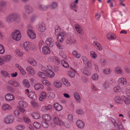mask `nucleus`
<instances>
[{"mask_svg": "<svg viewBox=\"0 0 130 130\" xmlns=\"http://www.w3.org/2000/svg\"><path fill=\"white\" fill-rule=\"evenodd\" d=\"M46 44L51 47L53 46L54 44L52 39L51 38H47L45 41Z\"/></svg>", "mask_w": 130, "mask_h": 130, "instance_id": "nucleus-12", "label": "nucleus"}, {"mask_svg": "<svg viewBox=\"0 0 130 130\" xmlns=\"http://www.w3.org/2000/svg\"><path fill=\"white\" fill-rule=\"evenodd\" d=\"M26 70L32 75H33L35 74V71L30 66L26 68Z\"/></svg>", "mask_w": 130, "mask_h": 130, "instance_id": "nucleus-24", "label": "nucleus"}, {"mask_svg": "<svg viewBox=\"0 0 130 130\" xmlns=\"http://www.w3.org/2000/svg\"><path fill=\"white\" fill-rule=\"evenodd\" d=\"M93 44L96 46L97 47V49L99 51H102L103 48L102 45L99 42L96 41H94L93 42Z\"/></svg>", "mask_w": 130, "mask_h": 130, "instance_id": "nucleus-20", "label": "nucleus"}, {"mask_svg": "<svg viewBox=\"0 0 130 130\" xmlns=\"http://www.w3.org/2000/svg\"><path fill=\"white\" fill-rule=\"evenodd\" d=\"M20 17H24V15L22 16H20L17 13H13L6 16L5 17V20L7 23L10 24L14 21L19 22L21 21L22 19Z\"/></svg>", "mask_w": 130, "mask_h": 130, "instance_id": "nucleus-1", "label": "nucleus"}, {"mask_svg": "<svg viewBox=\"0 0 130 130\" xmlns=\"http://www.w3.org/2000/svg\"><path fill=\"white\" fill-rule=\"evenodd\" d=\"M111 72V70L109 68H106L103 70V73L105 74H109Z\"/></svg>", "mask_w": 130, "mask_h": 130, "instance_id": "nucleus-34", "label": "nucleus"}, {"mask_svg": "<svg viewBox=\"0 0 130 130\" xmlns=\"http://www.w3.org/2000/svg\"><path fill=\"white\" fill-rule=\"evenodd\" d=\"M25 123L26 124H31V122L30 119L28 117H25Z\"/></svg>", "mask_w": 130, "mask_h": 130, "instance_id": "nucleus-48", "label": "nucleus"}, {"mask_svg": "<svg viewBox=\"0 0 130 130\" xmlns=\"http://www.w3.org/2000/svg\"><path fill=\"white\" fill-rule=\"evenodd\" d=\"M113 90L115 92L118 93L121 91V87L119 86H116L114 88Z\"/></svg>", "mask_w": 130, "mask_h": 130, "instance_id": "nucleus-42", "label": "nucleus"}, {"mask_svg": "<svg viewBox=\"0 0 130 130\" xmlns=\"http://www.w3.org/2000/svg\"><path fill=\"white\" fill-rule=\"evenodd\" d=\"M118 83L119 84L123 85H126L127 83L126 79L123 77L119 78L118 80Z\"/></svg>", "mask_w": 130, "mask_h": 130, "instance_id": "nucleus-14", "label": "nucleus"}, {"mask_svg": "<svg viewBox=\"0 0 130 130\" xmlns=\"http://www.w3.org/2000/svg\"><path fill=\"white\" fill-rule=\"evenodd\" d=\"M37 27L38 30L41 32L44 31L46 29L44 24L42 22L39 23Z\"/></svg>", "mask_w": 130, "mask_h": 130, "instance_id": "nucleus-8", "label": "nucleus"}, {"mask_svg": "<svg viewBox=\"0 0 130 130\" xmlns=\"http://www.w3.org/2000/svg\"><path fill=\"white\" fill-rule=\"evenodd\" d=\"M80 71L83 73L88 76H89L91 74V73L89 71H87L85 69H81Z\"/></svg>", "mask_w": 130, "mask_h": 130, "instance_id": "nucleus-40", "label": "nucleus"}, {"mask_svg": "<svg viewBox=\"0 0 130 130\" xmlns=\"http://www.w3.org/2000/svg\"><path fill=\"white\" fill-rule=\"evenodd\" d=\"M43 87V86L41 84H37L35 85L34 86V88L36 90L42 89Z\"/></svg>", "mask_w": 130, "mask_h": 130, "instance_id": "nucleus-35", "label": "nucleus"}, {"mask_svg": "<svg viewBox=\"0 0 130 130\" xmlns=\"http://www.w3.org/2000/svg\"><path fill=\"white\" fill-rule=\"evenodd\" d=\"M76 125L78 128H82L84 127L85 124L82 120H79L76 121Z\"/></svg>", "mask_w": 130, "mask_h": 130, "instance_id": "nucleus-13", "label": "nucleus"}, {"mask_svg": "<svg viewBox=\"0 0 130 130\" xmlns=\"http://www.w3.org/2000/svg\"><path fill=\"white\" fill-rule=\"evenodd\" d=\"M55 33L56 35H57L58 34L59 31L61 30V29L60 27L58 25H56L55 27Z\"/></svg>", "mask_w": 130, "mask_h": 130, "instance_id": "nucleus-41", "label": "nucleus"}, {"mask_svg": "<svg viewBox=\"0 0 130 130\" xmlns=\"http://www.w3.org/2000/svg\"><path fill=\"white\" fill-rule=\"evenodd\" d=\"M122 98L123 99V101H124L126 104L128 105L129 104L130 100L128 98L125 96H122Z\"/></svg>", "mask_w": 130, "mask_h": 130, "instance_id": "nucleus-31", "label": "nucleus"}, {"mask_svg": "<svg viewBox=\"0 0 130 130\" xmlns=\"http://www.w3.org/2000/svg\"><path fill=\"white\" fill-rule=\"evenodd\" d=\"M24 128V126L22 125H19L15 127L16 130H22Z\"/></svg>", "mask_w": 130, "mask_h": 130, "instance_id": "nucleus-59", "label": "nucleus"}, {"mask_svg": "<svg viewBox=\"0 0 130 130\" xmlns=\"http://www.w3.org/2000/svg\"><path fill=\"white\" fill-rule=\"evenodd\" d=\"M76 112L78 115H82L84 113V111L81 109H77L76 110Z\"/></svg>", "mask_w": 130, "mask_h": 130, "instance_id": "nucleus-64", "label": "nucleus"}, {"mask_svg": "<svg viewBox=\"0 0 130 130\" xmlns=\"http://www.w3.org/2000/svg\"><path fill=\"white\" fill-rule=\"evenodd\" d=\"M11 36L14 40L18 41L20 40L21 35L20 31L18 30H14L12 33Z\"/></svg>", "mask_w": 130, "mask_h": 130, "instance_id": "nucleus-3", "label": "nucleus"}, {"mask_svg": "<svg viewBox=\"0 0 130 130\" xmlns=\"http://www.w3.org/2000/svg\"><path fill=\"white\" fill-rule=\"evenodd\" d=\"M42 117L44 121L49 122L51 121V120L50 116L48 114L43 115Z\"/></svg>", "mask_w": 130, "mask_h": 130, "instance_id": "nucleus-25", "label": "nucleus"}, {"mask_svg": "<svg viewBox=\"0 0 130 130\" xmlns=\"http://www.w3.org/2000/svg\"><path fill=\"white\" fill-rule=\"evenodd\" d=\"M52 108V106L50 105H49L47 106H43L41 108V110L42 111L45 112L51 110Z\"/></svg>", "mask_w": 130, "mask_h": 130, "instance_id": "nucleus-17", "label": "nucleus"}, {"mask_svg": "<svg viewBox=\"0 0 130 130\" xmlns=\"http://www.w3.org/2000/svg\"><path fill=\"white\" fill-rule=\"evenodd\" d=\"M31 116L35 119H38L40 118V115L37 112H34L31 114Z\"/></svg>", "mask_w": 130, "mask_h": 130, "instance_id": "nucleus-38", "label": "nucleus"}, {"mask_svg": "<svg viewBox=\"0 0 130 130\" xmlns=\"http://www.w3.org/2000/svg\"><path fill=\"white\" fill-rule=\"evenodd\" d=\"M5 52V49L3 46L1 44H0V53L2 54Z\"/></svg>", "mask_w": 130, "mask_h": 130, "instance_id": "nucleus-60", "label": "nucleus"}, {"mask_svg": "<svg viewBox=\"0 0 130 130\" xmlns=\"http://www.w3.org/2000/svg\"><path fill=\"white\" fill-rule=\"evenodd\" d=\"M47 122L44 121V122H42V124L43 126L45 128H47L48 126V125Z\"/></svg>", "mask_w": 130, "mask_h": 130, "instance_id": "nucleus-63", "label": "nucleus"}, {"mask_svg": "<svg viewBox=\"0 0 130 130\" xmlns=\"http://www.w3.org/2000/svg\"><path fill=\"white\" fill-rule=\"evenodd\" d=\"M14 96L11 93L7 94L5 96V99L8 101H10L14 99Z\"/></svg>", "mask_w": 130, "mask_h": 130, "instance_id": "nucleus-15", "label": "nucleus"}, {"mask_svg": "<svg viewBox=\"0 0 130 130\" xmlns=\"http://www.w3.org/2000/svg\"><path fill=\"white\" fill-rule=\"evenodd\" d=\"M12 57L10 55H5L4 57V60L5 62H8L11 59Z\"/></svg>", "mask_w": 130, "mask_h": 130, "instance_id": "nucleus-36", "label": "nucleus"}, {"mask_svg": "<svg viewBox=\"0 0 130 130\" xmlns=\"http://www.w3.org/2000/svg\"><path fill=\"white\" fill-rule=\"evenodd\" d=\"M68 120L69 121L72 122L73 121V117L72 115L69 114L67 116Z\"/></svg>", "mask_w": 130, "mask_h": 130, "instance_id": "nucleus-58", "label": "nucleus"}, {"mask_svg": "<svg viewBox=\"0 0 130 130\" xmlns=\"http://www.w3.org/2000/svg\"><path fill=\"white\" fill-rule=\"evenodd\" d=\"M71 8L72 9H74L77 8V5L73 2H72L70 5Z\"/></svg>", "mask_w": 130, "mask_h": 130, "instance_id": "nucleus-53", "label": "nucleus"}, {"mask_svg": "<svg viewBox=\"0 0 130 130\" xmlns=\"http://www.w3.org/2000/svg\"><path fill=\"white\" fill-rule=\"evenodd\" d=\"M46 97V94L44 92H41L40 93V95L39 97V100L40 101H42L43 100L45 99Z\"/></svg>", "mask_w": 130, "mask_h": 130, "instance_id": "nucleus-29", "label": "nucleus"}, {"mask_svg": "<svg viewBox=\"0 0 130 130\" xmlns=\"http://www.w3.org/2000/svg\"><path fill=\"white\" fill-rule=\"evenodd\" d=\"M33 124L34 127L36 128L39 129L41 127L40 124L38 122H35Z\"/></svg>", "mask_w": 130, "mask_h": 130, "instance_id": "nucleus-51", "label": "nucleus"}, {"mask_svg": "<svg viewBox=\"0 0 130 130\" xmlns=\"http://www.w3.org/2000/svg\"><path fill=\"white\" fill-rule=\"evenodd\" d=\"M54 85L56 88H59L62 87V84L59 82H54Z\"/></svg>", "mask_w": 130, "mask_h": 130, "instance_id": "nucleus-45", "label": "nucleus"}, {"mask_svg": "<svg viewBox=\"0 0 130 130\" xmlns=\"http://www.w3.org/2000/svg\"><path fill=\"white\" fill-rule=\"evenodd\" d=\"M72 54L74 57L77 58H79L80 57V54L76 50H74L73 51Z\"/></svg>", "mask_w": 130, "mask_h": 130, "instance_id": "nucleus-37", "label": "nucleus"}, {"mask_svg": "<svg viewBox=\"0 0 130 130\" xmlns=\"http://www.w3.org/2000/svg\"><path fill=\"white\" fill-rule=\"evenodd\" d=\"M15 52L19 56H22L23 53L22 51H20L19 50L16 49L15 50Z\"/></svg>", "mask_w": 130, "mask_h": 130, "instance_id": "nucleus-57", "label": "nucleus"}, {"mask_svg": "<svg viewBox=\"0 0 130 130\" xmlns=\"http://www.w3.org/2000/svg\"><path fill=\"white\" fill-rule=\"evenodd\" d=\"M2 108L3 110L6 111L11 110L12 107L9 105L5 104L2 106Z\"/></svg>", "mask_w": 130, "mask_h": 130, "instance_id": "nucleus-19", "label": "nucleus"}, {"mask_svg": "<svg viewBox=\"0 0 130 130\" xmlns=\"http://www.w3.org/2000/svg\"><path fill=\"white\" fill-rule=\"evenodd\" d=\"M107 36L108 39L109 40H112L116 38V37L114 35H112L109 34H108Z\"/></svg>", "mask_w": 130, "mask_h": 130, "instance_id": "nucleus-62", "label": "nucleus"}, {"mask_svg": "<svg viewBox=\"0 0 130 130\" xmlns=\"http://www.w3.org/2000/svg\"><path fill=\"white\" fill-rule=\"evenodd\" d=\"M2 74L5 77H9V74L6 71H1Z\"/></svg>", "mask_w": 130, "mask_h": 130, "instance_id": "nucleus-55", "label": "nucleus"}, {"mask_svg": "<svg viewBox=\"0 0 130 130\" xmlns=\"http://www.w3.org/2000/svg\"><path fill=\"white\" fill-rule=\"evenodd\" d=\"M58 6V3L55 2H53L49 5L50 8L52 9H55Z\"/></svg>", "mask_w": 130, "mask_h": 130, "instance_id": "nucleus-18", "label": "nucleus"}, {"mask_svg": "<svg viewBox=\"0 0 130 130\" xmlns=\"http://www.w3.org/2000/svg\"><path fill=\"white\" fill-rule=\"evenodd\" d=\"M115 102L118 103H121L123 102V99L120 96H118L115 97Z\"/></svg>", "mask_w": 130, "mask_h": 130, "instance_id": "nucleus-32", "label": "nucleus"}, {"mask_svg": "<svg viewBox=\"0 0 130 130\" xmlns=\"http://www.w3.org/2000/svg\"><path fill=\"white\" fill-rule=\"evenodd\" d=\"M92 79L94 81H96L98 79V75L96 73L93 74L91 77Z\"/></svg>", "mask_w": 130, "mask_h": 130, "instance_id": "nucleus-56", "label": "nucleus"}, {"mask_svg": "<svg viewBox=\"0 0 130 130\" xmlns=\"http://www.w3.org/2000/svg\"><path fill=\"white\" fill-rule=\"evenodd\" d=\"M41 82L44 85H45L47 86H49L50 85V83L47 80H42Z\"/></svg>", "mask_w": 130, "mask_h": 130, "instance_id": "nucleus-54", "label": "nucleus"}, {"mask_svg": "<svg viewBox=\"0 0 130 130\" xmlns=\"http://www.w3.org/2000/svg\"><path fill=\"white\" fill-rule=\"evenodd\" d=\"M13 114L15 117H18L20 115L19 110L17 109L14 110L13 111Z\"/></svg>", "mask_w": 130, "mask_h": 130, "instance_id": "nucleus-47", "label": "nucleus"}, {"mask_svg": "<svg viewBox=\"0 0 130 130\" xmlns=\"http://www.w3.org/2000/svg\"><path fill=\"white\" fill-rule=\"evenodd\" d=\"M65 35L66 34L64 32H62L59 34H58L57 35V41L60 42H62L65 38Z\"/></svg>", "mask_w": 130, "mask_h": 130, "instance_id": "nucleus-9", "label": "nucleus"}, {"mask_svg": "<svg viewBox=\"0 0 130 130\" xmlns=\"http://www.w3.org/2000/svg\"><path fill=\"white\" fill-rule=\"evenodd\" d=\"M27 27L28 28L27 33L29 37L32 39H35L36 37V35L34 31L31 29L32 27L30 25H28Z\"/></svg>", "mask_w": 130, "mask_h": 130, "instance_id": "nucleus-2", "label": "nucleus"}, {"mask_svg": "<svg viewBox=\"0 0 130 130\" xmlns=\"http://www.w3.org/2000/svg\"><path fill=\"white\" fill-rule=\"evenodd\" d=\"M27 61L31 65L35 66L37 64L36 61L32 58H29L27 60Z\"/></svg>", "mask_w": 130, "mask_h": 130, "instance_id": "nucleus-27", "label": "nucleus"}, {"mask_svg": "<svg viewBox=\"0 0 130 130\" xmlns=\"http://www.w3.org/2000/svg\"><path fill=\"white\" fill-rule=\"evenodd\" d=\"M38 75L39 77L43 78H46L47 77L46 74L43 72H39L38 73Z\"/></svg>", "mask_w": 130, "mask_h": 130, "instance_id": "nucleus-43", "label": "nucleus"}, {"mask_svg": "<svg viewBox=\"0 0 130 130\" xmlns=\"http://www.w3.org/2000/svg\"><path fill=\"white\" fill-rule=\"evenodd\" d=\"M48 98L50 99H52L55 97V93L53 92H50L48 93Z\"/></svg>", "mask_w": 130, "mask_h": 130, "instance_id": "nucleus-52", "label": "nucleus"}, {"mask_svg": "<svg viewBox=\"0 0 130 130\" xmlns=\"http://www.w3.org/2000/svg\"><path fill=\"white\" fill-rule=\"evenodd\" d=\"M49 5H45L43 4H38L37 6L38 9L41 11H44L47 10L48 7Z\"/></svg>", "mask_w": 130, "mask_h": 130, "instance_id": "nucleus-6", "label": "nucleus"}, {"mask_svg": "<svg viewBox=\"0 0 130 130\" xmlns=\"http://www.w3.org/2000/svg\"><path fill=\"white\" fill-rule=\"evenodd\" d=\"M67 44H74L76 43V41L73 37H71L70 38L68 39L66 41Z\"/></svg>", "mask_w": 130, "mask_h": 130, "instance_id": "nucleus-22", "label": "nucleus"}, {"mask_svg": "<svg viewBox=\"0 0 130 130\" xmlns=\"http://www.w3.org/2000/svg\"><path fill=\"white\" fill-rule=\"evenodd\" d=\"M25 11L26 13L30 14L32 13L34 11L32 8L29 5H26L25 7Z\"/></svg>", "mask_w": 130, "mask_h": 130, "instance_id": "nucleus-11", "label": "nucleus"}, {"mask_svg": "<svg viewBox=\"0 0 130 130\" xmlns=\"http://www.w3.org/2000/svg\"><path fill=\"white\" fill-rule=\"evenodd\" d=\"M30 103L31 106L33 107L36 108H38V104L36 102L34 101H31Z\"/></svg>", "mask_w": 130, "mask_h": 130, "instance_id": "nucleus-39", "label": "nucleus"}, {"mask_svg": "<svg viewBox=\"0 0 130 130\" xmlns=\"http://www.w3.org/2000/svg\"><path fill=\"white\" fill-rule=\"evenodd\" d=\"M28 97L33 100H36L37 99V98L35 94L33 92L30 91V94H28Z\"/></svg>", "mask_w": 130, "mask_h": 130, "instance_id": "nucleus-26", "label": "nucleus"}, {"mask_svg": "<svg viewBox=\"0 0 130 130\" xmlns=\"http://www.w3.org/2000/svg\"><path fill=\"white\" fill-rule=\"evenodd\" d=\"M61 81L63 84L66 86H69L70 85V83L68 80L65 78H62Z\"/></svg>", "mask_w": 130, "mask_h": 130, "instance_id": "nucleus-30", "label": "nucleus"}, {"mask_svg": "<svg viewBox=\"0 0 130 130\" xmlns=\"http://www.w3.org/2000/svg\"><path fill=\"white\" fill-rule=\"evenodd\" d=\"M53 106L55 109L58 111H60L62 109V106L58 103L54 104Z\"/></svg>", "mask_w": 130, "mask_h": 130, "instance_id": "nucleus-28", "label": "nucleus"}, {"mask_svg": "<svg viewBox=\"0 0 130 130\" xmlns=\"http://www.w3.org/2000/svg\"><path fill=\"white\" fill-rule=\"evenodd\" d=\"M115 71L116 73L120 74H122L124 73L123 70L120 67H116L115 70Z\"/></svg>", "mask_w": 130, "mask_h": 130, "instance_id": "nucleus-21", "label": "nucleus"}, {"mask_svg": "<svg viewBox=\"0 0 130 130\" xmlns=\"http://www.w3.org/2000/svg\"><path fill=\"white\" fill-rule=\"evenodd\" d=\"M84 64H85L86 67L88 68H90L91 66V62L89 60H88Z\"/></svg>", "mask_w": 130, "mask_h": 130, "instance_id": "nucleus-61", "label": "nucleus"}, {"mask_svg": "<svg viewBox=\"0 0 130 130\" xmlns=\"http://www.w3.org/2000/svg\"><path fill=\"white\" fill-rule=\"evenodd\" d=\"M14 119V116L12 115H9L4 118L3 122L6 124H11L13 122Z\"/></svg>", "mask_w": 130, "mask_h": 130, "instance_id": "nucleus-4", "label": "nucleus"}, {"mask_svg": "<svg viewBox=\"0 0 130 130\" xmlns=\"http://www.w3.org/2000/svg\"><path fill=\"white\" fill-rule=\"evenodd\" d=\"M46 74L48 77L51 78L54 77L55 76L54 73L51 70L47 71Z\"/></svg>", "mask_w": 130, "mask_h": 130, "instance_id": "nucleus-33", "label": "nucleus"}, {"mask_svg": "<svg viewBox=\"0 0 130 130\" xmlns=\"http://www.w3.org/2000/svg\"><path fill=\"white\" fill-rule=\"evenodd\" d=\"M61 62L62 65L63 67L66 68H68L69 67V64L64 60H61Z\"/></svg>", "mask_w": 130, "mask_h": 130, "instance_id": "nucleus-49", "label": "nucleus"}, {"mask_svg": "<svg viewBox=\"0 0 130 130\" xmlns=\"http://www.w3.org/2000/svg\"><path fill=\"white\" fill-rule=\"evenodd\" d=\"M16 67L19 70L21 73L22 75L24 74V69L20 66L19 65L17 64Z\"/></svg>", "mask_w": 130, "mask_h": 130, "instance_id": "nucleus-46", "label": "nucleus"}, {"mask_svg": "<svg viewBox=\"0 0 130 130\" xmlns=\"http://www.w3.org/2000/svg\"><path fill=\"white\" fill-rule=\"evenodd\" d=\"M90 56L91 57L94 59L96 58L97 57V54L94 51L90 52Z\"/></svg>", "mask_w": 130, "mask_h": 130, "instance_id": "nucleus-44", "label": "nucleus"}, {"mask_svg": "<svg viewBox=\"0 0 130 130\" xmlns=\"http://www.w3.org/2000/svg\"><path fill=\"white\" fill-rule=\"evenodd\" d=\"M24 101L23 99H21V100L19 102V109L21 112L24 113Z\"/></svg>", "mask_w": 130, "mask_h": 130, "instance_id": "nucleus-10", "label": "nucleus"}, {"mask_svg": "<svg viewBox=\"0 0 130 130\" xmlns=\"http://www.w3.org/2000/svg\"><path fill=\"white\" fill-rule=\"evenodd\" d=\"M74 96L77 102H79L80 101V96L78 93H75L74 94Z\"/></svg>", "mask_w": 130, "mask_h": 130, "instance_id": "nucleus-50", "label": "nucleus"}, {"mask_svg": "<svg viewBox=\"0 0 130 130\" xmlns=\"http://www.w3.org/2000/svg\"><path fill=\"white\" fill-rule=\"evenodd\" d=\"M74 27L77 32L80 35L83 34V31L82 28L79 25L76 24L74 25Z\"/></svg>", "mask_w": 130, "mask_h": 130, "instance_id": "nucleus-16", "label": "nucleus"}, {"mask_svg": "<svg viewBox=\"0 0 130 130\" xmlns=\"http://www.w3.org/2000/svg\"><path fill=\"white\" fill-rule=\"evenodd\" d=\"M35 49V47L32 46L31 43L29 42H25V50L27 51H29L31 50H34Z\"/></svg>", "mask_w": 130, "mask_h": 130, "instance_id": "nucleus-7", "label": "nucleus"}, {"mask_svg": "<svg viewBox=\"0 0 130 130\" xmlns=\"http://www.w3.org/2000/svg\"><path fill=\"white\" fill-rule=\"evenodd\" d=\"M53 120L54 123L58 125L63 126L64 124V122L58 117H55Z\"/></svg>", "mask_w": 130, "mask_h": 130, "instance_id": "nucleus-5", "label": "nucleus"}, {"mask_svg": "<svg viewBox=\"0 0 130 130\" xmlns=\"http://www.w3.org/2000/svg\"><path fill=\"white\" fill-rule=\"evenodd\" d=\"M42 52L43 53L45 54H50V51L48 47L47 46H45L42 48Z\"/></svg>", "mask_w": 130, "mask_h": 130, "instance_id": "nucleus-23", "label": "nucleus"}]
</instances>
